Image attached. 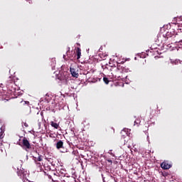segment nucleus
<instances>
[{
    "label": "nucleus",
    "instance_id": "obj_1",
    "mask_svg": "<svg viewBox=\"0 0 182 182\" xmlns=\"http://www.w3.org/2000/svg\"><path fill=\"white\" fill-rule=\"evenodd\" d=\"M117 70H119V72H117L115 74L112 73V75L113 77H115V79H122V75H120L123 72H127V69H126V68L124 67V65L122 64V63H117Z\"/></svg>",
    "mask_w": 182,
    "mask_h": 182
},
{
    "label": "nucleus",
    "instance_id": "obj_7",
    "mask_svg": "<svg viewBox=\"0 0 182 182\" xmlns=\"http://www.w3.org/2000/svg\"><path fill=\"white\" fill-rule=\"evenodd\" d=\"M107 133L108 136H112L114 134V129L113 127H109L107 129Z\"/></svg>",
    "mask_w": 182,
    "mask_h": 182
},
{
    "label": "nucleus",
    "instance_id": "obj_12",
    "mask_svg": "<svg viewBox=\"0 0 182 182\" xmlns=\"http://www.w3.org/2000/svg\"><path fill=\"white\" fill-rule=\"evenodd\" d=\"M103 80L105 82V85H109V82H110V80H109V78L104 77Z\"/></svg>",
    "mask_w": 182,
    "mask_h": 182
},
{
    "label": "nucleus",
    "instance_id": "obj_8",
    "mask_svg": "<svg viewBox=\"0 0 182 182\" xmlns=\"http://www.w3.org/2000/svg\"><path fill=\"white\" fill-rule=\"evenodd\" d=\"M63 147V141L62 140H60L56 144V148L59 150V149H62Z\"/></svg>",
    "mask_w": 182,
    "mask_h": 182
},
{
    "label": "nucleus",
    "instance_id": "obj_17",
    "mask_svg": "<svg viewBox=\"0 0 182 182\" xmlns=\"http://www.w3.org/2000/svg\"><path fill=\"white\" fill-rule=\"evenodd\" d=\"M1 136H2V134H0V139H1Z\"/></svg>",
    "mask_w": 182,
    "mask_h": 182
},
{
    "label": "nucleus",
    "instance_id": "obj_4",
    "mask_svg": "<svg viewBox=\"0 0 182 182\" xmlns=\"http://www.w3.org/2000/svg\"><path fill=\"white\" fill-rule=\"evenodd\" d=\"M161 167L164 170H168V168H171V164L168 162L164 161L161 164Z\"/></svg>",
    "mask_w": 182,
    "mask_h": 182
},
{
    "label": "nucleus",
    "instance_id": "obj_6",
    "mask_svg": "<svg viewBox=\"0 0 182 182\" xmlns=\"http://www.w3.org/2000/svg\"><path fill=\"white\" fill-rule=\"evenodd\" d=\"M76 55H77V59L79 60V58H80V56H82V50L80 49V48L77 47L76 48Z\"/></svg>",
    "mask_w": 182,
    "mask_h": 182
},
{
    "label": "nucleus",
    "instance_id": "obj_15",
    "mask_svg": "<svg viewBox=\"0 0 182 182\" xmlns=\"http://www.w3.org/2000/svg\"><path fill=\"white\" fill-rule=\"evenodd\" d=\"M24 126L25 127H28V124H26V122L24 123Z\"/></svg>",
    "mask_w": 182,
    "mask_h": 182
},
{
    "label": "nucleus",
    "instance_id": "obj_16",
    "mask_svg": "<svg viewBox=\"0 0 182 182\" xmlns=\"http://www.w3.org/2000/svg\"><path fill=\"white\" fill-rule=\"evenodd\" d=\"M179 43V42H182V38H181L179 41H176Z\"/></svg>",
    "mask_w": 182,
    "mask_h": 182
},
{
    "label": "nucleus",
    "instance_id": "obj_2",
    "mask_svg": "<svg viewBox=\"0 0 182 182\" xmlns=\"http://www.w3.org/2000/svg\"><path fill=\"white\" fill-rule=\"evenodd\" d=\"M17 175L18 176V177L22 178L23 182V180H28V178L26 177V176H28L27 171H25L23 168H17Z\"/></svg>",
    "mask_w": 182,
    "mask_h": 182
},
{
    "label": "nucleus",
    "instance_id": "obj_13",
    "mask_svg": "<svg viewBox=\"0 0 182 182\" xmlns=\"http://www.w3.org/2000/svg\"><path fill=\"white\" fill-rule=\"evenodd\" d=\"M139 122H140V121H139V120L134 121V126H136H136H139Z\"/></svg>",
    "mask_w": 182,
    "mask_h": 182
},
{
    "label": "nucleus",
    "instance_id": "obj_3",
    "mask_svg": "<svg viewBox=\"0 0 182 182\" xmlns=\"http://www.w3.org/2000/svg\"><path fill=\"white\" fill-rule=\"evenodd\" d=\"M22 147L26 151H29V150L32 149V145H31V143H29V141H28V139L23 138L22 140Z\"/></svg>",
    "mask_w": 182,
    "mask_h": 182
},
{
    "label": "nucleus",
    "instance_id": "obj_9",
    "mask_svg": "<svg viewBox=\"0 0 182 182\" xmlns=\"http://www.w3.org/2000/svg\"><path fill=\"white\" fill-rule=\"evenodd\" d=\"M33 158L35 159V161H36V163L37 164H41V163H37V162H36V160H37V161H42V160H43V159H42V155H40V154H38V158H36V157H35V156H33Z\"/></svg>",
    "mask_w": 182,
    "mask_h": 182
},
{
    "label": "nucleus",
    "instance_id": "obj_19",
    "mask_svg": "<svg viewBox=\"0 0 182 182\" xmlns=\"http://www.w3.org/2000/svg\"><path fill=\"white\" fill-rule=\"evenodd\" d=\"M77 45H79V46H80V44L77 43Z\"/></svg>",
    "mask_w": 182,
    "mask_h": 182
},
{
    "label": "nucleus",
    "instance_id": "obj_5",
    "mask_svg": "<svg viewBox=\"0 0 182 182\" xmlns=\"http://www.w3.org/2000/svg\"><path fill=\"white\" fill-rule=\"evenodd\" d=\"M70 73L73 77H77L79 76V73L76 72V70L75 68H70Z\"/></svg>",
    "mask_w": 182,
    "mask_h": 182
},
{
    "label": "nucleus",
    "instance_id": "obj_18",
    "mask_svg": "<svg viewBox=\"0 0 182 182\" xmlns=\"http://www.w3.org/2000/svg\"><path fill=\"white\" fill-rule=\"evenodd\" d=\"M102 68H105V66H104V65H102Z\"/></svg>",
    "mask_w": 182,
    "mask_h": 182
},
{
    "label": "nucleus",
    "instance_id": "obj_14",
    "mask_svg": "<svg viewBox=\"0 0 182 182\" xmlns=\"http://www.w3.org/2000/svg\"><path fill=\"white\" fill-rule=\"evenodd\" d=\"M151 114L153 115V114H154L156 113V111H155V110L151 109Z\"/></svg>",
    "mask_w": 182,
    "mask_h": 182
},
{
    "label": "nucleus",
    "instance_id": "obj_10",
    "mask_svg": "<svg viewBox=\"0 0 182 182\" xmlns=\"http://www.w3.org/2000/svg\"><path fill=\"white\" fill-rule=\"evenodd\" d=\"M51 126L52 127H54V129H59V124L55 122H51Z\"/></svg>",
    "mask_w": 182,
    "mask_h": 182
},
{
    "label": "nucleus",
    "instance_id": "obj_11",
    "mask_svg": "<svg viewBox=\"0 0 182 182\" xmlns=\"http://www.w3.org/2000/svg\"><path fill=\"white\" fill-rule=\"evenodd\" d=\"M46 159L50 163L51 166H55V162H53V159L50 158H46Z\"/></svg>",
    "mask_w": 182,
    "mask_h": 182
}]
</instances>
